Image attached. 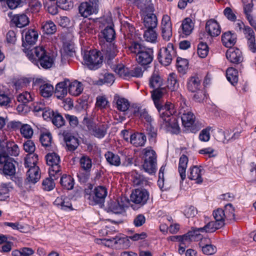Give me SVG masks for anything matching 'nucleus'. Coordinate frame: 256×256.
<instances>
[{"label": "nucleus", "mask_w": 256, "mask_h": 256, "mask_svg": "<svg viewBox=\"0 0 256 256\" xmlns=\"http://www.w3.org/2000/svg\"><path fill=\"white\" fill-rule=\"evenodd\" d=\"M92 188V186L89 184L88 188L86 189L85 192L87 194H90L89 198L92 199V204H99L101 206L103 205L105 198L107 195V190L103 186H98L95 188L92 194H90V192Z\"/></svg>", "instance_id": "39448f33"}, {"label": "nucleus", "mask_w": 256, "mask_h": 256, "mask_svg": "<svg viewBox=\"0 0 256 256\" xmlns=\"http://www.w3.org/2000/svg\"><path fill=\"white\" fill-rule=\"evenodd\" d=\"M40 140L42 144L46 148L50 147L51 145L52 136L50 132L42 134L40 135Z\"/></svg>", "instance_id": "338daca9"}, {"label": "nucleus", "mask_w": 256, "mask_h": 256, "mask_svg": "<svg viewBox=\"0 0 256 256\" xmlns=\"http://www.w3.org/2000/svg\"><path fill=\"white\" fill-rule=\"evenodd\" d=\"M114 100L116 102V108L119 110L126 112L128 110L130 106V102L128 100L115 96Z\"/></svg>", "instance_id": "c03bdc74"}, {"label": "nucleus", "mask_w": 256, "mask_h": 256, "mask_svg": "<svg viewBox=\"0 0 256 256\" xmlns=\"http://www.w3.org/2000/svg\"><path fill=\"white\" fill-rule=\"evenodd\" d=\"M42 29L44 34L52 35L56 32V26L52 20H48L42 23Z\"/></svg>", "instance_id": "f704fd0d"}, {"label": "nucleus", "mask_w": 256, "mask_h": 256, "mask_svg": "<svg viewBox=\"0 0 256 256\" xmlns=\"http://www.w3.org/2000/svg\"><path fill=\"white\" fill-rule=\"evenodd\" d=\"M188 161V158L184 154H182L180 158L178 164V172L182 180L183 181L186 178V170Z\"/></svg>", "instance_id": "473e14b6"}, {"label": "nucleus", "mask_w": 256, "mask_h": 256, "mask_svg": "<svg viewBox=\"0 0 256 256\" xmlns=\"http://www.w3.org/2000/svg\"><path fill=\"white\" fill-rule=\"evenodd\" d=\"M142 10H145L148 13H153L154 10V6L150 0H142L136 6Z\"/></svg>", "instance_id": "864d4df0"}, {"label": "nucleus", "mask_w": 256, "mask_h": 256, "mask_svg": "<svg viewBox=\"0 0 256 256\" xmlns=\"http://www.w3.org/2000/svg\"><path fill=\"white\" fill-rule=\"evenodd\" d=\"M200 246L202 247V250L203 253L206 255H212L215 254L216 252V247L211 244H206L202 246V241L200 243Z\"/></svg>", "instance_id": "69168bd1"}, {"label": "nucleus", "mask_w": 256, "mask_h": 256, "mask_svg": "<svg viewBox=\"0 0 256 256\" xmlns=\"http://www.w3.org/2000/svg\"><path fill=\"white\" fill-rule=\"evenodd\" d=\"M226 76L228 80L233 86L238 82V71L233 67L228 68L226 71Z\"/></svg>", "instance_id": "c9c22d12"}, {"label": "nucleus", "mask_w": 256, "mask_h": 256, "mask_svg": "<svg viewBox=\"0 0 256 256\" xmlns=\"http://www.w3.org/2000/svg\"><path fill=\"white\" fill-rule=\"evenodd\" d=\"M224 215L226 216V219L230 220H235L234 216V208L233 207L232 204H228L224 206Z\"/></svg>", "instance_id": "bf43d9fd"}, {"label": "nucleus", "mask_w": 256, "mask_h": 256, "mask_svg": "<svg viewBox=\"0 0 256 256\" xmlns=\"http://www.w3.org/2000/svg\"><path fill=\"white\" fill-rule=\"evenodd\" d=\"M38 33L36 30L34 29H30L26 32L24 38L22 36V46L25 48L24 49H29L26 48L28 45H34L36 44L38 38Z\"/></svg>", "instance_id": "6ab92c4d"}, {"label": "nucleus", "mask_w": 256, "mask_h": 256, "mask_svg": "<svg viewBox=\"0 0 256 256\" xmlns=\"http://www.w3.org/2000/svg\"><path fill=\"white\" fill-rule=\"evenodd\" d=\"M23 50L29 60L38 66H40L44 69H48L54 64L52 57L42 46H36L30 50L24 49Z\"/></svg>", "instance_id": "f257e3e1"}, {"label": "nucleus", "mask_w": 256, "mask_h": 256, "mask_svg": "<svg viewBox=\"0 0 256 256\" xmlns=\"http://www.w3.org/2000/svg\"><path fill=\"white\" fill-rule=\"evenodd\" d=\"M144 24L146 28H156L158 26V18L153 13H148L144 17Z\"/></svg>", "instance_id": "c756f323"}, {"label": "nucleus", "mask_w": 256, "mask_h": 256, "mask_svg": "<svg viewBox=\"0 0 256 256\" xmlns=\"http://www.w3.org/2000/svg\"><path fill=\"white\" fill-rule=\"evenodd\" d=\"M206 30L211 37H216L220 34V26L218 23L214 19L208 20L206 24Z\"/></svg>", "instance_id": "aec40b11"}, {"label": "nucleus", "mask_w": 256, "mask_h": 256, "mask_svg": "<svg viewBox=\"0 0 256 256\" xmlns=\"http://www.w3.org/2000/svg\"><path fill=\"white\" fill-rule=\"evenodd\" d=\"M179 86L177 80V76L174 73L170 74L167 78V84L166 89L168 88L172 92L175 91Z\"/></svg>", "instance_id": "e433bc0d"}, {"label": "nucleus", "mask_w": 256, "mask_h": 256, "mask_svg": "<svg viewBox=\"0 0 256 256\" xmlns=\"http://www.w3.org/2000/svg\"><path fill=\"white\" fill-rule=\"evenodd\" d=\"M38 160V155L36 154H28L24 158V166L26 168L37 166L36 164Z\"/></svg>", "instance_id": "5fc2aeb1"}, {"label": "nucleus", "mask_w": 256, "mask_h": 256, "mask_svg": "<svg viewBox=\"0 0 256 256\" xmlns=\"http://www.w3.org/2000/svg\"><path fill=\"white\" fill-rule=\"evenodd\" d=\"M213 216L216 220V222L218 223V226L223 227L224 224V220L226 219V216L224 215V210L222 208H218L213 212Z\"/></svg>", "instance_id": "a19ab883"}, {"label": "nucleus", "mask_w": 256, "mask_h": 256, "mask_svg": "<svg viewBox=\"0 0 256 256\" xmlns=\"http://www.w3.org/2000/svg\"><path fill=\"white\" fill-rule=\"evenodd\" d=\"M68 148L70 151L74 150L78 146V140L72 136L66 135L64 137Z\"/></svg>", "instance_id": "58836bf2"}, {"label": "nucleus", "mask_w": 256, "mask_h": 256, "mask_svg": "<svg viewBox=\"0 0 256 256\" xmlns=\"http://www.w3.org/2000/svg\"><path fill=\"white\" fill-rule=\"evenodd\" d=\"M112 18L110 17H103L100 19V22L102 24L105 23L108 25L102 31V35L106 40V43H112V42L115 38V31L112 26L109 25L112 22Z\"/></svg>", "instance_id": "ddd939ff"}, {"label": "nucleus", "mask_w": 256, "mask_h": 256, "mask_svg": "<svg viewBox=\"0 0 256 256\" xmlns=\"http://www.w3.org/2000/svg\"><path fill=\"white\" fill-rule=\"evenodd\" d=\"M50 178H46L43 180L42 186L44 190L50 191L54 188L55 187V184L54 182V180H56L54 176H52L50 175Z\"/></svg>", "instance_id": "e2e57ef3"}, {"label": "nucleus", "mask_w": 256, "mask_h": 256, "mask_svg": "<svg viewBox=\"0 0 256 256\" xmlns=\"http://www.w3.org/2000/svg\"><path fill=\"white\" fill-rule=\"evenodd\" d=\"M46 160L48 165L50 166L49 174L50 176H54L56 179L58 178L56 175L60 172V157L55 152L48 153L46 156Z\"/></svg>", "instance_id": "0eeeda50"}, {"label": "nucleus", "mask_w": 256, "mask_h": 256, "mask_svg": "<svg viewBox=\"0 0 256 256\" xmlns=\"http://www.w3.org/2000/svg\"><path fill=\"white\" fill-rule=\"evenodd\" d=\"M143 170L145 172L150 174H155L156 171V162L146 161L142 164Z\"/></svg>", "instance_id": "4d7b16f0"}, {"label": "nucleus", "mask_w": 256, "mask_h": 256, "mask_svg": "<svg viewBox=\"0 0 256 256\" xmlns=\"http://www.w3.org/2000/svg\"><path fill=\"white\" fill-rule=\"evenodd\" d=\"M222 226H218V223L215 221L209 222L204 226L200 228L201 232H214L216 230L222 228Z\"/></svg>", "instance_id": "8fccbe9b"}, {"label": "nucleus", "mask_w": 256, "mask_h": 256, "mask_svg": "<svg viewBox=\"0 0 256 256\" xmlns=\"http://www.w3.org/2000/svg\"><path fill=\"white\" fill-rule=\"evenodd\" d=\"M21 134L26 138H30L33 135L34 131L30 126L28 124H23L20 128Z\"/></svg>", "instance_id": "0e129e2a"}, {"label": "nucleus", "mask_w": 256, "mask_h": 256, "mask_svg": "<svg viewBox=\"0 0 256 256\" xmlns=\"http://www.w3.org/2000/svg\"><path fill=\"white\" fill-rule=\"evenodd\" d=\"M52 124L58 128H60L65 124V120L62 116L58 112H55L52 117Z\"/></svg>", "instance_id": "052dcab7"}, {"label": "nucleus", "mask_w": 256, "mask_h": 256, "mask_svg": "<svg viewBox=\"0 0 256 256\" xmlns=\"http://www.w3.org/2000/svg\"><path fill=\"white\" fill-rule=\"evenodd\" d=\"M69 82V80L65 79L63 82L57 84L56 86L54 94L58 99H62L67 94L68 85Z\"/></svg>", "instance_id": "4be33fe9"}, {"label": "nucleus", "mask_w": 256, "mask_h": 256, "mask_svg": "<svg viewBox=\"0 0 256 256\" xmlns=\"http://www.w3.org/2000/svg\"><path fill=\"white\" fill-rule=\"evenodd\" d=\"M68 88L70 94L74 96L80 95L83 90L82 83L76 80L72 82L69 80Z\"/></svg>", "instance_id": "cd10ccee"}, {"label": "nucleus", "mask_w": 256, "mask_h": 256, "mask_svg": "<svg viewBox=\"0 0 256 256\" xmlns=\"http://www.w3.org/2000/svg\"><path fill=\"white\" fill-rule=\"evenodd\" d=\"M130 200L140 206H144L149 198V193L146 189L137 188L132 191Z\"/></svg>", "instance_id": "f8f14e48"}, {"label": "nucleus", "mask_w": 256, "mask_h": 256, "mask_svg": "<svg viewBox=\"0 0 256 256\" xmlns=\"http://www.w3.org/2000/svg\"><path fill=\"white\" fill-rule=\"evenodd\" d=\"M201 88L200 80L197 76H192L190 78L187 82V88L192 92H196Z\"/></svg>", "instance_id": "c85d7f7f"}, {"label": "nucleus", "mask_w": 256, "mask_h": 256, "mask_svg": "<svg viewBox=\"0 0 256 256\" xmlns=\"http://www.w3.org/2000/svg\"><path fill=\"white\" fill-rule=\"evenodd\" d=\"M100 78L97 82V84L102 85L104 84H112L114 81V76L113 74L104 72L100 74Z\"/></svg>", "instance_id": "49530a36"}, {"label": "nucleus", "mask_w": 256, "mask_h": 256, "mask_svg": "<svg viewBox=\"0 0 256 256\" xmlns=\"http://www.w3.org/2000/svg\"><path fill=\"white\" fill-rule=\"evenodd\" d=\"M195 116L190 112L184 113L181 116L182 125L190 128L192 126L195 120Z\"/></svg>", "instance_id": "4c0bfd02"}, {"label": "nucleus", "mask_w": 256, "mask_h": 256, "mask_svg": "<svg viewBox=\"0 0 256 256\" xmlns=\"http://www.w3.org/2000/svg\"><path fill=\"white\" fill-rule=\"evenodd\" d=\"M132 181L134 186H144L148 184V182L143 176L138 174L136 172H132Z\"/></svg>", "instance_id": "72a5a7b5"}, {"label": "nucleus", "mask_w": 256, "mask_h": 256, "mask_svg": "<svg viewBox=\"0 0 256 256\" xmlns=\"http://www.w3.org/2000/svg\"><path fill=\"white\" fill-rule=\"evenodd\" d=\"M222 44L226 48H232L236 42V35L230 31L224 33L222 36Z\"/></svg>", "instance_id": "b1692460"}, {"label": "nucleus", "mask_w": 256, "mask_h": 256, "mask_svg": "<svg viewBox=\"0 0 256 256\" xmlns=\"http://www.w3.org/2000/svg\"><path fill=\"white\" fill-rule=\"evenodd\" d=\"M98 3V0H89L82 2L78 6L80 14L82 16L87 18L93 14L97 13Z\"/></svg>", "instance_id": "9d476101"}, {"label": "nucleus", "mask_w": 256, "mask_h": 256, "mask_svg": "<svg viewBox=\"0 0 256 256\" xmlns=\"http://www.w3.org/2000/svg\"><path fill=\"white\" fill-rule=\"evenodd\" d=\"M60 183L64 188L70 190L74 188V180L70 175L64 174L61 177Z\"/></svg>", "instance_id": "37998d69"}, {"label": "nucleus", "mask_w": 256, "mask_h": 256, "mask_svg": "<svg viewBox=\"0 0 256 256\" xmlns=\"http://www.w3.org/2000/svg\"><path fill=\"white\" fill-rule=\"evenodd\" d=\"M143 162L146 161L156 162V152L151 148H146L143 151Z\"/></svg>", "instance_id": "79ce46f5"}, {"label": "nucleus", "mask_w": 256, "mask_h": 256, "mask_svg": "<svg viewBox=\"0 0 256 256\" xmlns=\"http://www.w3.org/2000/svg\"><path fill=\"white\" fill-rule=\"evenodd\" d=\"M163 78L158 72H154L149 80L150 87L152 88H160L163 86Z\"/></svg>", "instance_id": "7c9ffc66"}, {"label": "nucleus", "mask_w": 256, "mask_h": 256, "mask_svg": "<svg viewBox=\"0 0 256 256\" xmlns=\"http://www.w3.org/2000/svg\"><path fill=\"white\" fill-rule=\"evenodd\" d=\"M56 4L60 8L66 10L73 8V3L70 0H58Z\"/></svg>", "instance_id": "774afa93"}, {"label": "nucleus", "mask_w": 256, "mask_h": 256, "mask_svg": "<svg viewBox=\"0 0 256 256\" xmlns=\"http://www.w3.org/2000/svg\"><path fill=\"white\" fill-rule=\"evenodd\" d=\"M118 52L117 46L114 43H104L102 46L100 53L102 56V59H104L108 65L113 64L112 60Z\"/></svg>", "instance_id": "1a4fd4ad"}, {"label": "nucleus", "mask_w": 256, "mask_h": 256, "mask_svg": "<svg viewBox=\"0 0 256 256\" xmlns=\"http://www.w3.org/2000/svg\"><path fill=\"white\" fill-rule=\"evenodd\" d=\"M226 56L228 60L234 64H240L244 60L241 50L238 48H230L227 50Z\"/></svg>", "instance_id": "f3484780"}, {"label": "nucleus", "mask_w": 256, "mask_h": 256, "mask_svg": "<svg viewBox=\"0 0 256 256\" xmlns=\"http://www.w3.org/2000/svg\"><path fill=\"white\" fill-rule=\"evenodd\" d=\"M158 112L162 126L173 134H179L180 129L177 118L173 115L175 112L174 106L160 108Z\"/></svg>", "instance_id": "f03ea898"}, {"label": "nucleus", "mask_w": 256, "mask_h": 256, "mask_svg": "<svg viewBox=\"0 0 256 256\" xmlns=\"http://www.w3.org/2000/svg\"><path fill=\"white\" fill-rule=\"evenodd\" d=\"M142 42V41H132L130 46L128 47L129 50L132 52L136 54V55L139 54V52H142L146 48L143 45Z\"/></svg>", "instance_id": "3c124183"}, {"label": "nucleus", "mask_w": 256, "mask_h": 256, "mask_svg": "<svg viewBox=\"0 0 256 256\" xmlns=\"http://www.w3.org/2000/svg\"><path fill=\"white\" fill-rule=\"evenodd\" d=\"M130 142L134 146H144L146 140V137L144 133L137 132L130 135Z\"/></svg>", "instance_id": "bb28decb"}, {"label": "nucleus", "mask_w": 256, "mask_h": 256, "mask_svg": "<svg viewBox=\"0 0 256 256\" xmlns=\"http://www.w3.org/2000/svg\"><path fill=\"white\" fill-rule=\"evenodd\" d=\"M38 166L30 168L26 172V178L25 180L26 184H34L38 182L40 178Z\"/></svg>", "instance_id": "412c9836"}, {"label": "nucleus", "mask_w": 256, "mask_h": 256, "mask_svg": "<svg viewBox=\"0 0 256 256\" xmlns=\"http://www.w3.org/2000/svg\"><path fill=\"white\" fill-rule=\"evenodd\" d=\"M7 137L4 134L3 130H0V156H16L19 154L20 150L18 146L13 141L6 142V146H4L2 144Z\"/></svg>", "instance_id": "20e7f679"}, {"label": "nucleus", "mask_w": 256, "mask_h": 256, "mask_svg": "<svg viewBox=\"0 0 256 256\" xmlns=\"http://www.w3.org/2000/svg\"><path fill=\"white\" fill-rule=\"evenodd\" d=\"M81 168L86 172L90 171L92 166V160L87 156H83L81 157L80 160Z\"/></svg>", "instance_id": "603ef678"}, {"label": "nucleus", "mask_w": 256, "mask_h": 256, "mask_svg": "<svg viewBox=\"0 0 256 256\" xmlns=\"http://www.w3.org/2000/svg\"><path fill=\"white\" fill-rule=\"evenodd\" d=\"M152 98L154 100V105L157 108L158 112L160 108H164V107L173 106V104L170 102H167L164 104H162L160 103V99L166 93V87L161 86L160 88H153V90L151 92Z\"/></svg>", "instance_id": "9b49d317"}, {"label": "nucleus", "mask_w": 256, "mask_h": 256, "mask_svg": "<svg viewBox=\"0 0 256 256\" xmlns=\"http://www.w3.org/2000/svg\"><path fill=\"white\" fill-rule=\"evenodd\" d=\"M104 156L110 164L116 166H120V158L118 154L108 151L105 154Z\"/></svg>", "instance_id": "ea45409f"}, {"label": "nucleus", "mask_w": 256, "mask_h": 256, "mask_svg": "<svg viewBox=\"0 0 256 256\" xmlns=\"http://www.w3.org/2000/svg\"><path fill=\"white\" fill-rule=\"evenodd\" d=\"M153 58L154 51L152 48H146L136 55V60L142 66H148L152 62Z\"/></svg>", "instance_id": "4468645a"}, {"label": "nucleus", "mask_w": 256, "mask_h": 256, "mask_svg": "<svg viewBox=\"0 0 256 256\" xmlns=\"http://www.w3.org/2000/svg\"><path fill=\"white\" fill-rule=\"evenodd\" d=\"M11 22L16 26L22 28L28 25L30 23V20L26 14H22L14 15L11 20Z\"/></svg>", "instance_id": "393cba45"}, {"label": "nucleus", "mask_w": 256, "mask_h": 256, "mask_svg": "<svg viewBox=\"0 0 256 256\" xmlns=\"http://www.w3.org/2000/svg\"><path fill=\"white\" fill-rule=\"evenodd\" d=\"M144 132L146 136H147L150 142H156L158 135V129L153 126L152 123L144 124Z\"/></svg>", "instance_id": "a878e982"}, {"label": "nucleus", "mask_w": 256, "mask_h": 256, "mask_svg": "<svg viewBox=\"0 0 256 256\" xmlns=\"http://www.w3.org/2000/svg\"><path fill=\"white\" fill-rule=\"evenodd\" d=\"M124 202L120 198L108 201L106 210L108 212H110L116 214H120L124 212Z\"/></svg>", "instance_id": "a211bd4d"}, {"label": "nucleus", "mask_w": 256, "mask_h": 256, "mask_svg": "<svg viewBox=\"0 0 256 256\" xmlns=\"http://www.w3.org/2000/svg\"><path fill=\"white\" fill-rule=\"evenodd\" d=\"M208 46L206 43L200 42L198 46L197 52L200 57L206 58L208 53Z\"/></svg>", "instance_id": "680f3d73"}, {"label": "nucleus", "mask_w": 256, "mask_h": 256, "mask_svg": "<svg viewBox=\"0 0 256 256\" xmlns=\"http://www.w3.org/2000/svg\"><path fill=\"white\" fill-rule=\"evenodd\" d=\"M16 162L10 156H0V173L4 176H12L16 174Z\"/></svg>", "instance_id": "6e6552de"}, {"label": "nucleus", "mask_w": 256, "mask_h": 256, "mask_svg": "<svg viewBox=\"0 0 256 256\" xmlns=\"http://www.w3.org/2000/svg\"><path fill=\"white\" fill-rule=\"evenodd\" d=\"M108 126L105 124H100L94 127V129L91 131L92 134L99 138H102L104 136L106 133Z\"/></svg>", "instance_id": "09e8293b"}, {"label": "nucleus", "mask_w": 256, "mask_h": 256, "mask_svg": "<svg viewBox=\"0 0 256 256\" xmlns=\"http://www.w3.org/2000/svg\"><path fill=\"white\" fill-rule=\"evenodd\" d=\"M175 50L172 44L168 43L166 47L161 48L158 52V59L160 63L164 66H169L175 55Z\"/></svg>", "instance_id": "423d86ee"}, {"label": "nucleus", "mask_w": 256, "mask_h": 256, "mask_svg": "<svg viewBox=\"0 0 256 256\" xmlns=\"http://www.w3.org/2000/svg\"><path fill=\"white\" fill-rule=\"evenodd\" d=\"M40 90L44 98H49L54 92V86L50 84H44L40 86Z\"/></svg>", "instance_id": "de8ad7c7"}, {"label": "nucleus", "mask_w": 256, "mask_h": 256, "mask_svg": "<svg viewBox=\"0 0 256 256\" xmlns=\"http://www.w3.org/2000/svg\"><path fill=\"white\" fill-rule=\"evenodd\" d=\"M182 26L183 32L186 35H189L193 30L194 24L190 18H187L183 20Z\"/></svg>", "instance_id": "13d9d810"}, {"label": "nucleus", "mask_w": 256, "mask_h": 256, "mask_svg": "<svg viewBox=\"0 0 256 256\" xmlns=\"http://www.w3.org/2000/svg\"><path fill=\"white\" fill-rule=\"evenodd\" d=\"M243 33L250 50L255 53L256 52V40L254 32L252 28L246 26L244 27Z\"/></svg>", "instance_id": "dca6fc26"}, {"label": "nucleus", "mask_w": 256, "mask_h": 256, "mask_svg": "<svg viewBox=\"0 0 256 256\" xmlns=\"http://www.w3.org/2000/svg\"><path fill=\"white\" fill-rule=\"evenodd\" d=\"M201 172V169L197 166H194L190 168L188 178L191 180H196L197 184H201L202 182Z\"/></svg>", "instance_id": "2f4dec72"}, {"label": "nucleus", "mask_w": 256, "mask_h": 256, "mask_svg": "<svg viewBox=\"0 0 256 256\" xmlns=\"http://www.w3.org/2000/svg\"><path fill=\"white\" fill-rule=\"evenodd\" d=\"M162 35L165 40H169L172 36V26L170 17L164 15L161 22Z\"/></svg>", "instance_id": "2eb2a0df"}, {"label": "nucleus", "mask_w": 256, "mask_h": 256, "mask_svg": "<svg viewBox=\"0 0 256 256\" xmlns=\"http://www.w3.org/2000/svg\"><path fill=\"white\" fill-rule=\"evenodd\" d=\"M200 232H201L200 228H192L191 230L184 234V237H185V240L188 242L196 240V238L201 239Z\"/></svg>", "instance_id": "a18cd8bd"}, {"label": "nucleus", "mask_w": 256, "mask_h": 256, "mask_svg": "<svg viewBox=\"0 0 256 256\" xmlns=\"http://www.w3.org/2000/svg\"><path fill=\"white\" fill-rule=\"evenodd\" d=\"M84 60L90 70H96L102 65V56L100 50H97L96 49L90 50L84 52Z\"/></svg>", "instance_id": "7ed1b4c3"}, {"label": "nucleus", "mask_w": 256, "mask_h": 256, "mask_svg": "<svg viewBox=\"0 0 256 256\" xmlns=\"http://www.w3.org/2000/svg\"><path fill=\"white\" fill-rule=\"evenodd\" d=\"M155 28H147L144 32V36L148 42H154L156 41L158 34L154 30Z\"/></svg>", "instance_id": "6e6d98bb"}, {"label": "nucleus", "mask_w": 256, "mask_h": 256, "mask_svg": "<svg viewBox=\"0 0 256 256\" xmlns=\"http://www.w3.org/2000/svg\"><path fill=\"white\" fill-rule=\"evenodd\" d=\"M134 116L138 118L141 120H145L146 124L152 123L153 120L146 108L142 107H136L132 111Z\"/></svg>", "instance_id": "5701e85b"}]
</instances>
